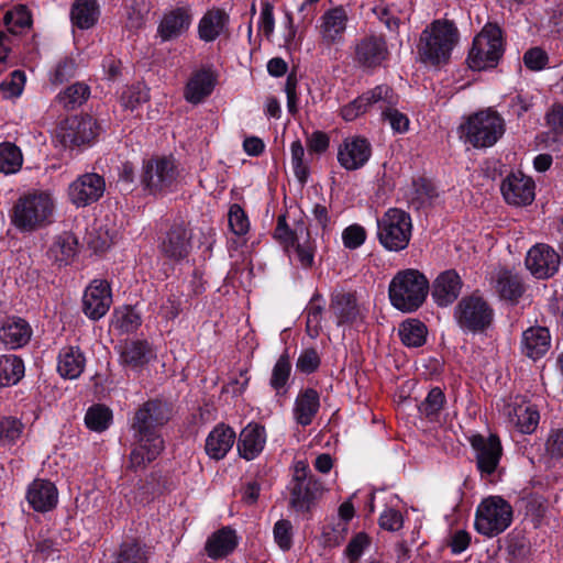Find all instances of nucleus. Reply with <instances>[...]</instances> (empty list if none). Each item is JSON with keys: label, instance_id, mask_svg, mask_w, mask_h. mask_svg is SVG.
<instances>
[{"label": "nucleus", "instance_id": "obj_31", "mask_svg": "<svg viewBox=\"0 0 563 563\" xmlns=\"http://www.w3.org/2000/svg\"><path fill=\"white\" fill-rule=\"evenodd\" d=\"M551 342L550 332L543 327H532L522 333L521 351L532 358L542 357L549 350Z\"/></svg>", "mask_w": 563, "mask_h": 563}, {"label": "nucleus", "instance_id": "obj_46", "mask_svg": "<svg viewBox=\"0 0 563 563\" xmlns=\"http://www.w3.org/2000/svg\"><path fill=\"white\" fill-rule=\"evenodd\" d=\"M325 307V301L320 294H314L308 302L305 313L307 318L306 327L307 332L311 338L320 334L322 329V316Z\"/></svg>", "mask_w": 563, "mask_h": 563}, {"label": "nucleus", "instance_id": "obj_7", "mask_svg": "<svg viewBox=\"0 0 563 563\" xmlns=\"http://www.w3.org/2000/svg\"><path fill=\"white\" fill-rule=\"evenodd\" d=\"M412 231L411 217L399 208L388 209L377 220V236L388 251H401L409 244Z\"/></svg>", "mask_w": 563, "mask_h": 563}, {"label": "nucleus", "instance_id": "obj_56", "mask_svg": "<svg viewBox=\"0 0 563 563\" xmlns=\"http://www.w3.org/2000/svg\"><path fill=\"white\" fill-rule=\"evenodd\" d=\"M113 324L120 331L130 333L141 325V317L133 308L122 307L115 310Z\"/></svg>", "mask_w": 563, "mask_h": 563}, {"label": "nucleus", "instance_id": "obj_59", "mask_svg": "<svg viewBox=\"0 0 563 563\" xmlns=\"http://www.w3.org/2000/svg\"><path fill=\"white\" fill-rule=\"evenodd\" d=\"M77 65L70 57L60 58L54 69L51 71V80L53 84H63L73 78L76 74Z\"/></svg>", "mask_w": 563, "mask_h": 563}, {"label": "nucleus", "instance_id": "obj_20", "mask_svg": "<svg viewBox=\"0 0 563 563\" xmlns=\"http://www.w3.org/2000/svg\"><path fill=\"white\" fill-rule=\"evenodd\" d=\"M192 22L190 9L178 7L166 12L158 24L157 33L163 42L178 38L188 31Z\"/></svg>", "mask_w": 563, "mask_h": 563}, {"label": "nucleus", "instance_id": "obj_17", "mask_svg": "<svg viewBox=\"0 0 563 563\" xmlns=\"http://www.w3.org/2000/svg\"><path fill=\"white\" fill-rule=\"evenodd\" d=\"M84 312L92 320L102 318L112 303L111 288L108 282L95 279L86 288L84 298Z\"/></svg>", "mask_w": 563, "mask_h": 563}, {"label": "nucleus", "instance_id": "obj_36", "mask_svg": "<svg viewBox=\"0 0 563 563\" xmlns=\"http://www.w3.org/2000/svg\"><path fill=\"white\" fill-rule=\"evenodd\" d=\"M100 7L97 0H75L70 8L73 25L80 30L92 27L99 19Z\"/></svg>", "mask_w": 563, "mask_h": 563}, {"label": "nucleus", "instance_id": "obj_55", "mask_svg": "<svg viewBox=\"0 0 563 563\" xmlns=\"http://www.w3.org/2000/svg\"><path fill=\"white\" fill-rule=\"evenodd\" d=\"M148 550L139 542H124L114 563H147Z\"/></svg>", "mask_w": 563, "mask_h": 563}, {"label": "nucleus", "instance_id": "obj_30", "mask_svg": "<svg viewBox=\"0 0 563 563\" xmlns=\"http://www.w3.org/2000/svg\"><path fill=\"white\" fill-rule=\"evenodd\" d=\"M32 329L22 318L8 319L0 329V340L9 349L24 346L31 339Z\"/></svg>", "mask_w": 563, "mask_h": 563}, {"label": "nucleus", "instance_id": "obj_53", "mask_svg": "<svg viewBox=\"0 0 563 563\" xmlns=\"http://www.w3.org/2000/svg\"><path fill=\"white\" fill-rule=\"evenodd\" d=\"M139 191L145 196H163L174 189L176 178H136Z\"/></svg>", "mask_w": 563, "mask_h": 563}, {"label": "nucleus", "instance_id": "obj_35", "mask_svg": "<svg viewBox=\"0 0 563 563\" xmlns=\"http://www.w3.org/2000/svg\"><path fill=\"white\" fill-rule=\"evenodd\" d=\"M214 85L216 79L210 70H198L186 85L185 98L188 102L197 104L212 92Z\"/></svg>", "mask_w": 563, "mask_h": 563}, {"label": "nucleus", "instance_id": "obj_32", "mask_svg": "<svg viewBox=\"0 0 563 563\" xmlns=\"http://www.w3.org/2000/svg\"><path fill=\"white\" fill-rule=\"evenodd\" d=\"M320 408V398L317 390L307 388L300 391L294 405V418L302 427L312 423Z\"/></svg>", "mask_w": 563, "mask_h": 563}, {"label": "nucleus", "instance_id": "obj_10", "mask_svg": "<svg viewBox=\"0 0 563 563\" xmlns=\"http://www.w3.org/2000/svg\"><path fill=\"white\" fill-rule=\"evenodd\" d=\"M388 57L389 49L384 35L367 34L356 40L353 45V60L366 71L379 68Z\"/></svg>", "mask_w": 563, "mask_h": 563}, {"label": "nucleus", "instance_id": "obj_52", "mask_svg": "<svg viewBox=\"0 0 563 563\" xmlns=\"http://www.w3.org/2000/svg\"><path fill=\"white\" fill-rule=\"evenodd\" d=\"M445 402L444 393L440 387L432 388L424 400L419 405V412L433 421L438 418Z\"/></svg>", "mask_w": 563, "mask_h": 563}, {"label": "nucleus", "instance_id": "obj_62", "mask_svg": "<svg viewBox=\"0 0 563 563\" xmlns=\"http://www.w3.org/2000/svg\"><path fill=\"white\" fill-rule=\"evenodd\" d=\"M275 542L283 551H288L292 545V525L289 520L280 519L274 526Z\"/></svg>", "mask_w": 563, "mask_h": 563}, {"label": "nucleus", "instance_id": "obj_61", "mask_svg": "<svg viewBox=\"0 0 563 563\" xmlns=\"http://www.w3.org/2000/svg\"><path fill=\"white\" fill-rule=\"evenodd\" d=\"M24 82L25 74L16 69L10 74V79L0 84V90L4 98L19 97L23 91Z\"/></svg>", "mask_w": 563, "mask_h": 563}, {"label": "nucleus", "instance_id": "obj_16", "mask_svg": "<svg viewBox=\"0 0 563 563\" xmlns=\"http://www.w3.org/2000/svg\"><path fill=\"white\" fill-rule=\"evenodd\" d=\"M561 257L553 247L544 243L533 245L527 253L525 264L538 279L552 277L560 267Z\"/></svg>", "mask_w": 563, "mask_h": 563}, {"label": "nucleus", "instance_id": "obj_41", "mask_svg": "<svg viewBox=\"0 0 563 563\" xmlns=\"http://www.w3.org/2000/svg\"><path fill=\"white\" fill-rule=\"evenodd\" d=\"M496 283L497 291L500 297L506 300L515 302L523 294L521 278L518 275L512 274L510 271L500 269L497 274Z\"/></svg>", "mask_w": 563, "mask_h": 563}, {"label": "nucleus", "instance_id": "obj_48", "mask_svg": "<svg viewBox=\"0 0 563 563\" xmlns=\"http://www.w3.org/2000/svg\"><path fill=\"white\" fill-rule=\"evenodd\" d=\"M291 374V362L288 353H283L272 369L269 386L276 391V395H284L287 391L288 382Z\"/></svg>", "mask_w": 563, "mask_h": 563}, {"label": "nucleus", "instance_id": "obj_21", "mask_svg": "<svg viewBox=\"0 0 563 563\" xmlns=\"http://www.w3.org/2000/svg\"><path fill=\"white\" fill-rule=\"evenodd\" d=\"M462 289V279L454 269L438 275L431 287V296L440 307H446L456 300Z\"/></svg>", "mask_w": 563, "mask_h": 563}, {"label": "nucleus", "instance_id": "obj_18", "mask_svg": "<svg viewBox=\"0 0 563 563\" xmlns=\"http://www.w3.org/2000/svg\"><path fill=\"white\" fill-rule=\"evenodd\" d=\"M371 153V144L366 139L349 137L339 147L338 161L346 170H356L366 164Z\"/></svg>", "mask_w": 563, "mask_h": 563}, {"label": "nucleus", "instance_id": "obj_64", "mask_svg": "<svg viewBox=\"0 0 563 563\" xmlns=\"http://www.w3.org/2000/svg\"><path fill=\"white\" fill-rule=\"evenodd\" d=\"M291 165L295 176H308L309 168L306 161L305 148L299 140H296L290 145Z\"/></svg>", "mask_w": 563, "mask_h": 563}, {"label": "nucleus", "instance_id": "obj_54", "mask_svg": "<svg viewBox=\"0 0 563 563\" xmlns=\"http://www.w3.org/2000/svg\"><path fill=\"white\" fill-rule=\"evenodd\" d=\"M544 456L551 462L563 461V427L549 430L544 443Z\"/></svg>", "mask_w": 563, "mask_h": 563}, {"label": "nucleus", "instance_id": "obj_4", "mask_svg": "<svg viewBox=\"0 0 563 563\" xmlns=\"http://www.w3.org/2000/svg\"><path fill=\"white\" fill-rule=\"evenodd\" d=\"M461 137L475 148L494 146L505 134L504 118L492 108L481 110L460 125Z\"/></svg>", "mask_w": 563, "mask_h": 563}, {"label": "nucleus", "instance_id": "obj_50", "mask_svg": "<svg viewBox=\"0 0 563 563\" xmlns=\"http://www.w3.org/2000/svg\"><path fill=\"white\" fill-rule=\"evenodd\" d=\"M176 170L172 155L153 156L143 161V176H169Z\"/></svg>", "mask_w": 563, "mask_h": 563}, {"label": "nucleus", "instance_id": "obj_38", "mask_svg": "<svg viewBox=\"0 0 563 563\" xmlns=\"http://www.w3.org/2000/svg\"><path fill=\"white\" fill-rule=\"evenodd\" d=\"M438 197V190L430 178H412L411 185L406 191L408 202L416 209L431 203Z\"/></svg>", "mask_w": 563, "mask_h": 563}, {"label": "nucleus", "instance_id": "obj_5", "mask_svg": "<svg viewBox=\"0 0 563 563\" xmlns=\"http://www.w3.org/2000/svg\"><path fill=\"white\" fill-rule=\"evenodd\" d=\"M429 282L417 269H405L397 273L389 284L391 305L404 312L417 310L426 300Z\"/></svg>", "mask_w": 563, "mask_h": 563}, {"label": "nucleus", "instance_id": "obj_19", "mask_svg": "<svg viewBox=\"0 0 563 563\" xmlns=\"http://www.w3.org/2000/svg\"><path fill=\"white\" fill-rule=\"evenodd\" d=\"M106 190L104 178H75L68 186V197L77 208L99 200Z\"/></svg>", "mask_w": 563, "mask_h": 563}, {"label": "nucleus", "instance_id": "obj_45", "mask_svg": "<svg viewBox=\"0 0 563 563\" xmlns=\"http://www.w3.org/2000/svg\"><path fill=\"white\" fill-rule=\"evenodd\" d=\"M368 109L378 104L382 112L388 107H396L399 102L398 95L388 85H378L361 95Z\"/></svg>", "mask_w": 563, "mask_h": 563}, {"label": "nucleus", "instance_id": "obj_22", "mask_svg": "<svg viewBox=\"0 0 563 563\" xmlns=\"http://www.w3.org/2000/svg\"><path fill=\"white\" fill-rule=\"evenodd\" d=\"M230 23L229 14L219 8L208 10L198 22V37L202 42L210 43L228 32Z\"/></svg>", "mask_w": 563, "mask_h": 563}, {"label": "nucleus", "instance_id": "obj_26", "mask_svg": "<svg viewBox=\"0 0 563 563\" xmlns=\"http://www.w3.org/2000/svg\"><path fill=\"white\" fill-rule=\"evenodd\" d=\"M265 443V428L257 423H249L239 437V454L246 461H252L263 451Z\"/></svg>", "mask_w": 563, "mask_h": 563}, {"label": "nucleus", "instance_id": "obj_63", "mask_svg": "<svg viewBox=\"0 0 563 563\" xmlns=\"http://www.w3.org/2000/svg\"><path fill=\"white\" fill-rule=\"evenodd\" d=\"M382 118L387 121L395 133H405L409 129L408 117L398 111L396 107H388L382 112Z\"/></svg>", "mask_w": 563, "mask_h": 563}, {"label": "nucleus", "instance_id": "obj_24", "mask_svg": "<svg viewBox=\"0 0 563 563\" xmlns=\"http://www.w3.org/2000/svg\"><path fill=\"white\" fill-rule=\"evenodd\" d=\"M533 178H505L500 185L501 194L509 205L527 206L534 200Z\"/></svg>", "mask_w": 563, "mask_h": 563}, {"label": "nucleus", "instance_id": "obj_6", "mask_svg": "<svg viewBox=\"0 0 563 563\" xmlns=\"http://www.w3.org/2000/svg\"><path fill=\"white\" fill-rule=\"evenodd\" d=\"M504 52L501 30L495 24H486L474 37L467 63L474 70L497 66Z\"/></svg>", "mask_w": 563, "mask_h": 563}, {"label": "nucleus", "instance_id": "obj_37", "mask_svg": "<svg viewBox=\"0 0 563 563\" xmlns=\"http://www.w3.org/2000/svg\"><path fill=\"white\" fill-rule=\"evenodd\" d=\"M77 239L68 232L57 235L51 244L47 256L59 265H67L77 252Z\"/></svg>", "mask_w": 563, "mask_h": 563}, {"label": "nucleus", "instance_id": "obj_51", "mask_svg": "<svg viewBox=\"0 0 563 563\" xmlns=\"http://www.w3.org/2000/svg\"><path fill=\"white\" fill-rule=\"evenodd\" d=\"M112 420V412L102 405L90 407L85 416V423L88 429L102 432L109 428Z\"/></svg>", "mask_w": 563, "mask_h": 563}, {"label": "nucleus", "instance_id": "obj_44", "mask_svg": "<svg viewBox=\"0 0 563 563\" xmlns=\"http://www.w3.org/2000/svg\"><path fill=\"white\" fill-rule=\"evenodd\" d=\"M427 333V327L416 319L404 321L398 330L401 342L408 347L422 346L426 343Z\"/></svg>", "mask_w": 563, "mask_h": 563}, {"label": "nucleus", "instance_id": "obj_8", "mask_svg": "<svg viewBox=\"0 0 563 563\" xmlns=\"http://www.w3.org/2000/svg\"><path fill=\"white\" fill-rule=\"evenodd\" d=\"M512 521V507L500 496H489L476 509L475 529L486 537L504 532Z\"/></svg>", "mask_w": 563, "mask_h": 563}, {"label": "nucleus", "instance_id": "obj_15", "mask_svg": "<svg viewBox=\"0 0 563 563\" xmlns=\"http://www.w3.org/2000/svg\"><path fill=\"white\" fill-rule=\"evenodd\" d=\"M347 22L349 16L344 7L338 5L325 10L317 24L321 43L328 47L343 44Z\"/></svg>", "mask_w": 563, "mask_h": 563}, {"label": "nucleus", "instance_id": "obj_39", "mask_svg": "<svg viewBox=\"0 0 563 563\" xmlns=\"http://www.w3.org/2000/svg\"><path fill=\"white\" fill-rule=\"evenodd\" d=\"M298 240L295 241L296 257L303 268H310L314 263L316 245L305 222H297Z\"/></svg>", "mask_w": 563, "mask_h": 563}, {"label": "nucleus", "instance_id": "obj_47", "mask_svg": "<svg viewBox=\"0 0 563 563\" xmlns=\"http://www.w3.org/2000/svg\"><path fill=\"white\" fill-rule=\"evenodd\" d=\"M23 165V154L12 142L0 143V173L9 175L18 173Z\"/></svg>", "mask_w": 563, "mask_h": 563}, {"label": "nucleus", "instance_id": "obj_11", "mask_svg": "<svg viewBox=\"0 0 563 563\" xmlns=\"http://www.w3.org/2000/svg\"><path fill=\"white\" fill-rule=\"evenodd\" d=\"M99 125L92 117L73 115L64 120L57 131V136L65 147H76L90 144L99 134Z\"/></svg>", "mask_w": 563, "mask_h": 563}, {"label": "nucleus", "instance_id": "obj_60", "mask_svg": "<svg viewBox=\"0 0 563 563\" xmlns=\"http://www.w3.org/2000/svg\"><path fill=\"white\" fill-rule=\"evenodd\" d=\"M544 121L554 136H563V103L554 102L545 112Z\"/></svg>", "mask_w": 563, "mask_h": 563}, {"label": "nucleus", "instance_id": "obj_23", "mask_svg": "<svg viewBox=\"0 0 563 563\" xmlns=\"http://www.w3.org/2000/svg\"><path fill=\"white\" fill-rule=\"evenodd\" d=\"M26 499L35 511L46 512L57 505L58 492L52 482L35 479L27 488Z\"/></svg>", "mask_w": 563, "mask_h": 563}, {"label": "nucleus", "instance_id": "obj_42", "mask_svg": "<svg viewBox=\"0 0 563 563\" xmlns=\"http://www.w3.org/2000/svg\"><path fill=\"white\" fill-rule=\"evenodd\" d=\"M90 96V88L84 82H75L60 91L55 101L66 110H74L82 106Z\"/></svg>", "mask_w": 563, "mask_h": 563}, {"label": "nucleus", "instance_id": "obj_25", "mask_svg": "<svg viewBox=\"0 0 563 563\" xmlns=\"http://www.w3.org/2000/svg\"><path fill=\"white\" fill-rule=\"evenodd\" d=\"M236 434L234 430L224 423H218L206 439L205 450L213 460H222L232 449Z\"/></svg>", "mask_w": 563, "mask_h": 563}, {"label": "nucleus", "instance_id": "obj_12", "mask_svg": "<svg viewBox=\"0 0 563 563\" xmlns=\"http://www.w3.org/2000/svg\"><path fill=\"white\" fill-rule=\"evenodd\" d=\"M472 449L475 452V460L478 471L483 477L495 473L503 454L499 438L496 434H474L470 439Z\"/></svg>", "mask_w": 563, "mask_h": 563}, {"label": "nucleus", "instance_id": "obj_14", "mask_svg": "<svg viewBox=\"0 0 563 563\" xmlns=\"http://www.w3.org/2000/svg\"><path fill=\"white\" fill-rule=\"evenodd\" d=\"M158 250L168 260L179 262L191 251V235L184 221H175L159 238Z\"/></svg>", "mask_w": 563, "mask_h": 563}, {"label": "nucleus", "instance_id": "obj_49", "mask_svg": "<svg viewBox=\"0 0 563 563\" xmlns=\"http://www.w3.org/2000/svg\"><path fill=\"white\" fill-rule=\"evenodd\" d=\"M23 422L11 416L0 417V446L11 448L23 437Z\"/></svg>", "mask_w": 563, "mask_h": 563}, {"label": "nucleus", "instance_id": "obj_27", "mask_svg": "<svg viewBox=\"0 0 563 563\" xmlns=\"http://www.w3.org/2000/svg\"><path fill=\"white\" fill-rule=\"evenodd\" d=\"M238 543L239 539L235 530L223 527L209 536L205 544V551L210 559L220 560L231 554Z\"/></svg>", "mask_w": 563, "mask_h": 563}, {"label": "nucleus", "instance_id": "obj_33", "mask_svg": "<svg viewBox=\"0 0 563 563\" xmlns=\"http://www.w3.org/2000/svg\"><path fill=\"white\" fill-rule=\"evenodd\" d=\"M152 350L147 341H126L120 347V362L131 369H140L150 362Z\"/></svg>", "mask_w": 563, "mask_h": 563}, {"label": "nucleus", "instance_id": "obj_3", "mask_svg": "<svg viewBox=\"0 0 563 563\" xmlns=\"http://www.w3.org/2000/svg\"><path fill=\"white\" fill-rule=\"evenodd\" d=\"M459 40L460 32L454 22L434 20L420 34L418 54L421 62L432 66L448 63Z\"/></svg>", "mask_w": 563, "mask_h": 563}, {"label": "nucleus", "instance_id": "obj_1", "mask_svg": "<svg viewBox=\"0 0 563 563\" xmlns=\"http://www.w3.org/2000/svg\"><path fill=\"white\" fill-rule=\"evenodd\" d=\"M170 419L167 402L154 399L144 402L131 422L135 446L130 453L128 467L134 472L144 470L163 451L164 441L159 429Z\"/></svg>", "mask_w": 563, "mask_h": 563}, {"label": "nucleus", "instance_id": "obj_58", "mask_svg": "<svg viewBox=\"0 0 563 563\" xmlns=\"http://www.w3.org/2000/svg\"><path fill=\"white\" fill-rule=\"evenodd\" d=\"M229 227L235 235H245L250 230V220L244 210L236 203L230 207L228 213Z\"/></svg>", "mask_w": 563, "mask_h": 563}, {"label": "nucleus", "instance_id": "obj_57", "mask_svg": "<svg viewBox=\"0 0 563 563\" xmlns=\"http://www.w3.org/2000/svg\"><path fill=\"white\" fill-rule=\"evenodd\" d=\"M148 99L150 92L147 87L140 82L126 87L121 96L122 106L131 110H134L140 104L147 102Z\"/></svg>", "mask_w": 563, "mask_h": 563}, {"label": "nucleus", "instance_id": "obj_29", "mask_svg": "<svg viewBox=\"0 0 563 563\" xmlns=\"http://www.w3.org/2000/svg\"><path fill=\"white\" fill-rule=\"evenodd\" d=\"M330 311L335 317L336 324H352L360 318L356 299L349 292H334L331 296Z\"/></svg>", "mask_w": 563, "mask_h": 563}, {"label": "nucleus", "instance_id": "obj_34", "mask_svg": "<svg viewBox=\"0 0 563 563\" xmlns=\"http://www.w3.org/2000/svg\"><path fill=\"white\" fill-rule=\"evenodd\" d=\"M510 422L521 432L526 434L532 433L540 420V413L537 407L531 402L514 404L508 411Z\"/></svg>", "mask_w": 563, "mask_h": 563}, {"label": "nucleus", "instance_id": "obj_43", "mask_svg": "<svg viewBox=\"0 0 563 563\" xmlns=\"http://www.w3.org/2000/svg\"><path fill=\"white\" fill-rule=\"evenodd\" d=\"M24 376L23 361L16 355H0V387L18 384Z\"/></svg>", "mask_w": 563, "mask_h": 563}, {"label": "nucleus", "instance_id": "obj_2", "mask_svg": "<svg viewBox=\"0 0 563 563\" xmlns=\"http://www.w3.org/2000/svg\"><path fill=\"white\" fill-rule=\"evenodd\" d=\"M55 198L48 189H32L22 194L14 202L11 223L24 233L34 232L51 223L55 211Z\"/></svg>", "mask_w": 563, "mask_h": 563}, {"label": "nucleus", "instance_id": "obj_13", "mask_svg": "<svg viewBox=\"0 0 563 563\" xmlns=\"http://www.w3.org/2000/svg\"><path fill=\"white\" fill-rule=\"evenodd\" d=\"M294 482L290 505L296 510H308L310 504L321 493L322 485L310 474L309 468L302 462H298L296 465Z\"/></svg>", "mask_w": 563, "mask_h": 563}, {"label": "nucleus", "instance_id": "obj_40", "mask_svg": "<svg viewBox=\"0 0 563 563\" xmlns=\"http://www.w3.org/2000/svg\"><path fill=\"white\" fill-rule=\"evenodd\" d=\"M2 23L9 33L22 34L32 26V15L26 5L16 4L3 13Z\"/></svg>", "mask_w": 563, "mask_h": 563}, {"label": "nucleus", "instance_id": "obj_9", "mask_svg": "<svg viewBox=\"0 0 563 563\" xmlns=\"http://www.w3.org/2000/svg\"><path fill=\"white\" fill-rule=\"evenodd\" d=\"M454 317L461 329L479 332L490 325L494 311L482 297L471 295L457 303Z\"/></svg>", "mask_w": 563, "mask_h": 563}, {"label": "nucleus", "instance_id": "obj_28", "mask_svg": "<svg viewBox=\"0 0 563 563\" xmlns=\"http://www.w3.org/2000/svg\"><path fill=\"white\" fill-rule=\"evenodd\" d=\"M86 356L79 346H64L57 356V372L63 378L76 379L86 367Z\"/></svg>", "mask_w": 563, "mask_h": 563}]
</instances>
